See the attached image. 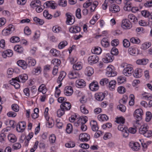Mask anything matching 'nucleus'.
<instances>
[{"instance_id": "f257e3e1", "label": "nucleus", "mask_w": 152, "mask_h": 152, "mask_svg": "<svg viewBox=\"0 0 152 152\" xmlns=\"http://www.w3.org/2000/svg\"><path fill=\"white\" fill-rule=\"evenodd\" d=\"M28 77L27 74H22L20 75L18 77L12 78L9 82L15 88L18 89L20 87V85L18 83H24L28 80Z\"/></svg>"}, {"instance_id": "f03ea898", "label": "nucleus", "mask_w": 152, "mask_h": 152, "mask_svg": "<svg viewBox=\"0 0 152 152\" xmlns=\"http://www.w3.org/2000/svg\"><path fill=\"white\" fill-rule=\"evenodd\" d=\"M71 107V105L69 102L62 103L60 105V108L57 111V115L58 117H61L65 113V111L69 110Z\"/></svg>"}, {"instance_id": "7ed1b4c3", "label": "nucleus", "mask_w": 152, "mask_h": 152, "mask_svg": "<svg viewBox=\"0 0 152 152\" xmlns=\"http://www.w3.org/2000/svg\"><path fill=\"white\" fill-rule=\"evenodd\" d=\"M49 109L48 107L45 108L44 116L47 121L46 125L48 127H52L54 124V120L53 117H50L48 113Z\"/></svg>"}, {"instance_id": "20e7f679", "label": "nucleus", "mask_w": 152, "mask_h": 152, "mask_svg": "<svg viewBox=\"0 0 152 152\" xmlns=\"http://www.w3.org/2000/svg\"><path fill=\"white\" fill-rule=\"evenodd\" d=\"M122 67L124 68L123 70V75L126 76H131L134 72V69L131 65L123 63L122 64Z\"/></svg>"}, {"instance_id": "39448f33", "label": "nucleus", "mask_w": 152, "mask_h": 152, "mask_svg": "<svg viewBox=\"0 0 152 152\" xmlns=\"http://www.w3.org/2000/svg\"><path fill=\"white\" fill-rule=\"evenodd\" d=\"M106 75L108 77H114L117 73L115 70L114 67L112 65H109L106 68Z\"/></svg>"}, {"instance_id": "423d86ee", "label": "nucleus", "mask_w": 152, "mask_h": 152, "mask_svg": "<svg viewBox=\"0 0 152 152\" xmlns=\"http://www.w3.org/2000/svg\"><path fill=\"white\" fill-rule=\"evenodd\" d=\"M15 29V26L10 24L5 27L2 31V34L4 36H7L14 32Z\"/></svg>"}, {"instance_id": "0eeeda50", "label": "nucleus", "mask_w": 152, "mask_h": 152, "mask_svg": "<svg viewBox=\"0 0 152 152\" xmlns=\"http://www.w3.org/2000/svg\"><path fill=\"white\" fill-rule=\"evenodd\" d=\"M103 58L102 59L103 61L105 63L112 62L114 59V57L110 53H104L102 54Z\"/></svg>"}, {"instance_id": "6e6552de", "label": "nucleus", "mask_w": 152, "mask_h": 152, "mask_svg": "<svg viewBox=\"0 0 152 152\" xmlns=\"http://www.w3.org/2000/svg\"><path fill=\"white\" fill-rule=\"evenodd\" d=\"M128 51V53L132 56H136L141 54L140 50L134 46H131L129 48Z\"/></svg>"}, {"instance_id": "1a4fd4ad", "label": "nucleus", "mask_w": 152, "mask_h": 152, "mask_svg": "<svg viewBox=\"0 0 152 152\" xmlns=\"http://www.w3.org/2000/svg\"><path fill=\"white\" fill-rule=\"evenodd\" d=\"M121 26L124 30L130 29L132 27V24L129 20L126 19H123L121 22Z\"/></svg>"}, {"instance_id": "9d476101", "label": "nucleus", "mask_w": 152, "mask_h": 152, "mask_svg": "<svg viewBox=\"0 0 152 152\" xmlns=\"http://www.w3.org/2000/svg\"><path fill=\"white\" fill-rule=\"evenodd\" d=\"M108 94V91H105L103 92H97L95 94V98L96 100L101 101L104 99Z\"/></svg>"}, {"instance_id": "9b49d317", "label": "nucleus", "mask_w": 152, "mask_h": 152, "mask_svg": "<svg viewBox=\"0 0 152 152\" xmlns=\"http://www.w3.org/2000/svg\"><path fill=\"white\" fill-rule=\"evenodd\" d=\"M143 115V111L141 108H138L136 109L133 113L134 117L137 120H140L142 118V115Z\"/></svg>"}, {"instance_id": "f8f14e48", "label": "nucleus", "mask_w": 152, "mask_h": 152, "mask_svg": "<svg viewBox=\"0 0 152 152\" xmlns=\"http://www.w3.org/2000/svg\"><path fill=\"white\" fill-rule=\"evenodd\" d=\"M129 145L131 149L134 151L139 150L141 147L140 144L137 142H130L129 143Z\"/></svg>"}, {"instance_id": "ddd939ff", "label": "nucleus", "mask_w": 152, "mask_h": 152, "mask_svg": "<svg viewBox=\"0 0 152 152\" xmlns=\"http://www.w3.org/2000/svg\"><path fill=\"white\" fill-rule=\"evenodd\" d=\"M118 129L123 133V136L125 137H127L129 135L127 127L123 124H120L118 126Z\"/></svg>"}, {"instance_id": "4468645a", "label": "nucleus", "mask_w": 152, "mask_h": 152, "mask_svg": "<svg viewBox=\"0 0 152 152\" xmlns=\"http://www.w3.org/2000/svg\"><path fill=\"white\" fill-rule=\"evenodd\" d=\"M99 61V57L95 55L90 56L88 59V62L90 65L96 63Z\"/></svg>"}, {"instance_id": "2eb2a0df", "label": "nucleus", "mask_w": 152, "mask_h": 152, "mask_svg": "<svg viewBox=\"0 0 152 152\" xmlns=\"http://www.w3.org/2000/svg\"><path fill=\"white\" fill-rule=\"evenodd\" d=\"M90 139L89 135L86 133H81L79 136V140L83 142H88Z\"/></svg>"}, {"instance_id": "dca6fc26", "label": "nucleus", "mask_w": 152, "mask_h": 152, "mask_svg": "<svg viewBox=\"0 0 152 152\" xmlns=\"http://www.w3.org/2000/svg\"><path fill=\"white\" fill-rule=\"evenodd\" d=\"M45 8H50L52 9H55L57 7V4L53 1H47L44 4Z\"/></svg>"}, {"instance_id": "f3484780", "label": "nucleus", "mask_w": 152, "mask_h": 152, "mask_svg": "<svg viewBox=\"0 0 152 152\" xmlns=\"http://www.w3.org/2000/svg\"><path fill=\"white\" fill-rule=\"evenodd\" d=\"M26 127V123L25 122H19L17 124L16 130L18 132H23Z\"/></svg>"}, {"instance_id": "a211bd4d", "label": "nucleus", "mask_w": 152, "mask_h": 152, "mask_svg": "<svg viewBox=\"0 0 152 152\" xmlns=\"http://www.w3.org/2000/svg\"><path fill=\"white\" fill-rule=\"evenodd\" d=\"M77 95L78 97H80V101L82 103L86 102L87 101V97L86 95L82 92L80 91H77Z\"/></svg>"}, {"instance_id": "6ab92c4d", "label": "nucleus", "mask_w": 152, "mask_h": 152, "mask_svg": "<svg viewBox=\"0 0 152 152\" xmlns=\"http://www.w3.org/2000/svg\"><path fill=\"white\" fill-rule=\"evenodd\" d=\"M13 54L12 50L8 49L4 50L1 53V56L4 58H6L7 57H10L12 56Z\"/></svg>"}, {"instance_id": "aec40b11", "label": "nucleus", "mask_w": 152, "mask_h": 152, "mask_svg": "<svg viewBox=\"0 0 152 152\" xmlns=\"http://www.w3.org/2000/svg\"><path fill=\"white\" fill-rule=\"evenodd\" d=\"M119 7L117 5L113 4L109 7V10L110 12L113 13L118 12L120 11Z\"/></svg>"}, {"instance_id": "412c9836", "label": "nucleus", "mask_w": 152, "mask_h": 152, "mask_svg": "<svg viewBox=\"0 0 152 152\" xmlns=\"http://www.w3.org/2000/svg\"><path fill=\"white\" fill-rule=\"evenodd\" d=\"M89 87L90 89L93 91H98L99 88L98 83L96 81H93L91 83L89 84Z\"/></svg>"}, {"instance_id": "4be33fe9", "label": "nucleus", "mask_w": 152, "mask_h": 152, "mask_svg": "<svg viewBox=\"0 0 152 152\" xmlns=\"http://www.w3.org/2000/svg\"><path fill=\"white\" fill-rule=\"evenodd\" d=\"M134 71L133 75L134 77L135 78H139L140 77L143 75V71L141 68H137Z\"/></svg>"}, {"instance_id": "5701e85b", "label": "nucleus", "mask_w": 152, "mask_h": 152, "mask_svg": "<svg viewBox=\"0 0 152 152\" xmlns=\"http://www.w3.org/2000/svg\"><path fill=\"white\" fill-rule=\"evenodd\" d=\"M73 93L72 88L70 86H66L64 90V95L67 96H71Z\"/></svg>"}, {"instance_id": "b1692460", "label": "nucleus", "mask_w": 152, "mask_h": 152, "mask_svg": "<svg viewBox=\"0 0 152 152\" xmlns=\"http://www.w3.org/2000/svg\"><path fill=\"white\" fill-rule=\"evenodd\" d=\"M139 141L141 142L142 150L144 151H146L148 146L151 143V141H145L142 139H140Z\"/></svg>"}, {"instance_id": "393cba45", "label": "nucleus", "mask_w": 152, "mask_h": 152, "mask_svg": "<svg viewBox=\"0 0 152 152\" xmlns=\"http://www.w3.org/2000/svg\"><path fill=\"white\" fill-rule=\"evenodd\" d=\"M68 76L70 79L77 78L80 77L79 73L75 71H70L68 74Z\"/></svg>"}, {"instance_id": "a878e982", "label": "nucleus", "mask_w": 152, "mask_h": 152, "mask_svg": "<svg viewBox=\"0 0 152 152\" xmlns=\"http://www.w3.org/2000/svg\"><path fill=\"white\" fill-rule=\"evenodd\" d=\"M84 72L86 75L88 76H91L94 72L93 68L91 66H88L85 70Z\"/></svg>"}, {"instance_id": "bb28decb", "label": "nucleus", "mask_w": 152, "mask_h": 152, "mask_svg": "<svg viewBox=\"0 0 152 152\" xmlns=\"http://www.w3.org/2000/svg\"><path fill=\"white\" fill-rule=\"evenodd\" d=\"M148 129V124H144L141 126L139 130V132L140 134L144 135Z\"/></svg>"}, {"instance_id": "cd10ccee", "label": "nucleus", "mask_w": 152, "mask_h": 152, "mask_svg": "<svg viewBox=\"0 0 152 152\" xmlns=\"http://www.w3.org/2000/svg\"><path fill=\"white\" fill-rule=\"evenodd\" d=\"M81 31V28L78 26H74L69 28V32L72 33H77Z\"/></svg>"}, {"instance_id": "c85d7f7f", "label": "nucleus", "mask_w": 152, "mask_h": 152, "mask_svg": "<svg viewBox=\"0 0 152 152\" xmlns=\"http://www.w3.org/2000/svg\"><path fill=\"white\" fill-rule=\"evenodd\" d=\"M66 16H67L66 24L68 25H72L75 22L74 17L68 13L66 14Z\"/></svg>"}, {"instance_id": "c756f323", "label": "nucleus", "mask_w": 152, "mask_h": 152, "mask_svg": "<svg viewBox=\"0 0 152 152\" xmlns=\"http://www.w3.org/2000/svg\"><path fill=\"white\" fill-rule=\"evenodd\" d=\"M151 45V43L150 42H143L141 45L140 48L142 50H145L150 48Z\"/></svg>"}, {"instance_id": "7c9ffc66", "label": "nucleus", "mask_w": 152, "mask_h": 152, "mask_svg": "<svg viewBox=\"0 0 152 152\" xmlns=\"http://www.w3.org/2000/svg\"><path fill=\"white\" fill-rule=\"evenodd\" d=\"M76 86L78 88H83L86 86V82L83 79H79L76 81Z\"/></svg>"}, {"instance_id": "2f4dec72", "label": "nucleus", "mask_w": 152, "mask_h": 152, "mask_svg": "<svg viewBox=\"0 0 152 152\" xmlns=\"http://www.w3.org/2000/svg\"><path fill=\"white\" fill-rule=\"evenodd\" d=\"M128 19L130 21H131V22H132L134 24H136L137 22L138 19L133 14H129L128 15Z\"/></svg>"}, {"instance_id": "473e14b6", "label": "nucleus", "mask_w": 152, "mask_h": 152, "mask_svg": "<svg viewBox=\"0 0 152 152\" xmlns=\"http://www.w3.org/2000/svg\"><path fill=\"white\" fill-rule=\"evenodd\" d=\"M108 87L109 89L111 91H113L115 90L116 82L115 80H112L109 81Z\"/></svg>"}, {"instance_id": "72a5a7b5", "label": "nucleus", "mask_w": 152, "mask_h": 152, "mask_svg": "<svg viewBox=\"0 0 152 152\" xmlns=\"http://www.w3.org/2000/svg\"><path fill=\"white\" fill-rule=\"evenodd\" d=\"M149 62V60L147 59L142 58L138 59L136 61V64L138 65H145Z\"/></svg>"}, {"instance_id": "f704fd0d", "label": "nucleus", "mask_w": 152, "mask_h": 152, "mask_svg": "<svg viewBox=\"0 0 152 152\" xmlns=\"http://www.w3.org/2000/svg\"><path fill=\"white\" fill-rule=\"evenodd\" d=\"M141 96L142 99L146 100L151 99L152 98L151 94L145 92L142 93Z\"/></svg>"}, {"instance_id": "c9c22d12", "label": "nucleus", "mask_w": 152, "mask_h": 152, "mask_svg": "<svg viewBox=\"0 0 152 152\" xmlns=\"http://www.w3.org/2000/svg\"><path fill=\"white\" fill-rule=\"evenodd\" d=\"M17 64L18 66L21 67L23 69H25L27 68V64L26 62L23 60H19L17 61Z\"/></svg>"}, {"instance_id": "e433bc0d", "label": "nucleus", "mask_w": 152, "mask_h": 152, "mask_svg": "<svg viewBox=\"0 0 152 152\" xmlns=\"http://www.w3.org/2000/svg\"><path fill=\"white\" fill-rule=\"evenodd\" d=\"M90 124L91 129L93 131H96L98 130L99 128L96 121L94 120H91L90 122Z\"/></svg>"}, {"instance_id": "4c0bfd02", "label": "nucleus", "mask_w": 152, "mask_h": 152, "mask_svg": "<svg viewBox=\"0 0 152 152\" xmlns=\"http://www.w3.org/2000/svg\"><path fill=\"white\" fill-rule=\"evenodd\" d=\"M8 139L9 141L11 142L14 143L17 140V138L15 135L13 134L10 133L8 135Z\"/></svg>"}, {"instance_id": "58836bf2", "label": "nucleus", "mask_w": 152, "mask_h": 152, "mask_svg": "<svg viewBox=\"0 0 152 152\" xmlns=\"http://www.w3.org/2000/svg\"><path fill=\"white\" fill-rule=\"evenodd\" d=\"M91 51L94 54L99 55L102 53V50L101 48L99 47H95L92 48Z\"/></svg>"}, {"instance_id": "ea45409f", "label": "nucleus", "mask_w": 152, "mask_h": 152, "mask_svg": "<svg viewBox=\"0 0 152 152\" xmlns=\"http://www.w3.org/2000/svg\"><path fill=\"white\" fill-rule=\"evenodd\" d=\"M31 1L30 4V6L32 8H34L36 7L38 5H40L41 2L39 0H36Z\"/></svg>"}, {"instance_id": "a19ab883", "label": "nucleus", "mask_w": 152, "mask_h": 152, "mask_svg": "<svg viewBox=\"0 0 152 152\" xmlns=\"http://www.w3.org/2000/svg\"><path fill=\"white\" fill-rule=\"evenodd\" d=\"M101 44L103 47L105 48L109 47L110 45L109 41L106 38H103L102 39Z\"/></svg>"}, {"instance_id": "79ce46f5", "label": "nucleus", "mask_w": 152, "mask_h": 152, "mask_svg": "<svg viewBox=\"0 0 152 152\" xmlns=\"http://www.w3.org/2000/svg\"><path fill=\"white\" fill-rule=\"evenodd\" d=\"M126 77L123 75L119 76L117 78L118 83L119 85L124 83L126 81Z\"/></svg>"}, {"instance_id": "37998d69", "label": "nucleus", "mask_w": 152, "mask_h": 152, "mask_svg": "<svg viewBox=\"0 0 152 152\" xmlns=\"http://www.w3.org/2000/svg\"><path fill=\"white\" fill-rule=\"evenodd\" d=\"M98 119L99 121H107L109 118L105 114H100L98 116Z\"/></svg>"}, {"instance_id": "c03bdc74", "label": "nucleus", "mask_w": 152, "mask_h": 152, "mask_svg": "<svg viewBox=\"0 0 152 152\" xmlns=\"http://www.w3.org/2000/svg\"><path fill=\"white\" fill-rule=\"evenodd\" d=\"M26 61L29 66H34L36 64V60L31 57H29L27 58Z\"/></svg>"}, {"instance_id": "a18cd8bd", "label": "nucleus", "mask_w": 152, "mask_h": 152, "mask_svg": "<svg viewBox=\"0 0 152 152\" xmlns=\"http://www.w3.org/2000/svg\"><path fill=\"white\" fill-rule=\"evenodd\" d=\"M100 17V15L98 14L94 15L90 20V23L92 25H94Z\"/></svg>"}, {"instance_id": "49530a36", "label": "nucleus", "mask_w": 152, "mask_h": 152, "mask_svg": "<svg viewBox=\"0 0 152 152\" xmlns=\"http://www.w3.org/2000/svg\"><path fill=\"white\" fill-rule=\"evenodd\" d=\"M38 91L42 94H45L47 91V89L44 84H42L39 87Z\"/></svg>"}, {"instance_id": "de8ad7c7", "label": "nucleus", "mask_w": 152, "mask_h": 152, "mask_svg": "<svg viewBox=\"0 0 152 152\" xmlns=\"http://www.w3.org/2000/svg\"><path fill=\"white\" fill-rule=\"evenodd\" d=\"M15 51L18 53H21L23 51V48L21 45H15L14 48Z\"/></svg>"}, {"instance_id": "09e8293b", "label": "nucleus", "mask_w": 152, "mask_h": 152, "mask_svg": "<svg viewBox=\"0 0 152 152\" xmlns=\"http://www.w3.org/2000/svg\"><path fill=\"white\" fill-rule=\"evenodd\" d=\"M83 68V64L81 62H78L73 65V68L74 69L79 70Z\"/></svg>"}, {"instance_id": "8fccbe9b", "label": "nucleus", "mask_w": 152, "mask_h": 152, "mask_svg": "<svg viewBox=\"0 0 152 152\" xmlns=\"http://www.w3.org/2000/svg\"><path fill=\"white\" fill-rule=\"evenodd\" d=\"M130 42L134 44H139L141 42L140 39L137 37H132L130 39Z\"/></svg>"}, {"instance_id": "3c124183", "label": "nucleus", "mask_w": 152, "mask_h": 152, "mask_svg": "<svg viewBox=\"0 0 152 152\" xmlns=\"http://www.w3.org/2000/svg\"><path fill=\"white\" fill-rule=\"evenodd\" d=\"M33 20L37 24L40 25H42L44 23V21L43 20L39 19L37 17L34 18Z\"/></svg>"}, {"instance_id": "603ef678", "label": "nucleus", "mask_w": 152, "mask_h": 152, "mask_svg": "<svg viewBox=\"0 0 152 152\" xmlns=\"http://www.w3.org/2000/svg\"><path fill=\"white\" fill-rule=\"evenodd\" d=\"M68 44L67 42L65 40L62 41L60 42L58 45V48L59 49L64 48Z\"/></svg>"}, {"instance_id": "864d4df0", "label": "nucleus", "mask_w": 152, "mask_h": 152, "mask_svg": "<svg viewBox=\"0 0 152 152\" xmlns=\"http://www.w3.org/2000/svg\"><path fill=\"white\" fill-rule=\"evenodd\" d=\"M80 110L81 112L83 114H87L88 113V110L87 109L85 106L82 104L80 107Z\"/></svg>"}, {"instance_id": "5fc2aeb1", "label": "nucleus", "mask_w": 152, "mask_h": 152, "mask_svg": "<svg viewBox=\"0 0 152 152\" xmlns=\"http://www.w3.org/2000/svg\"><path fill=\"white\" fill-rule=\"evenodd\" d=\"M66 75V73L64 71H62L60 73L59 76L58 78V82H61L63 79L65 77Z\"/></svg>"}, {"instance_id": "6e6d98bb", "label": "nucleus", "mask_w": 152, "mask_h": 152, "mask_svg": "<svg viewBox=\"0 0 152 152\" xmlns=\"http://www.w3.org/2000/svg\"><path fill=\"white\" fill-rule=\"evenodd\" d=\"M34 133L33 132L29 133L28 135L27 136L26 139L25 140V144L26 146H27L28 145L29 140L33 137Z\"/></svg>"}, {"instance_id": "4d7b16f0", "label": "nucleus", "mask_w": 152, "mask_h": 152, "mask_svg": "<svg viewBox=\"0 0 152 152\" xmlns=\"http://www.w3.org/2000/svg\"><path fill=\"white\" fill-rule=\"evenodd\" d=\"M145 116V121L147 122L150 121L152 118V115L151 113L149 111L147 112Z\"/></svg>"}, {"instance_id": "13d9d810", "label": "nucleus", "mask_w": 152, "mask_h": 152, "mask_svg": "<svg viewBox=\"0 0 152 152\" xmlns=\"http://www.w3.org/2000/svg\"><path fill=\"white\" fill-rule=\"evenodd\" d=\"M50 53L53 56H58L60 54L59 51L54 48H53L50 50Z\"/></svg>"}, {"instance_id": "bf43d9fd", "label": "nucleus", "mask_w": 152, "mask_h": 152, "mask_svg": "<svg viewBox=\"0 0 152 152\" xmlns=\"http://www.w3.org/2000/svg\"><path fill=\"white\" fill-rule=\"evenodd\" d=\"M109 82V80L107 78L102 79L99 82V83L101 86H105L108 84Z\"/></svg>"}, {"instance_id": "052dcab7", "label": "nucleus", "mask_w": 152, "mask_h": 152, "mask_svg": "<svg viewBox=\"0 0 152 152\" xmlns=\"http://www.w3.org/2000/svg\"><path fill=\"white\" fill-rule=\"evenodd\" d=\"M53 31L56 33H58L62 31L61 28L58 26H54L52 28Z\"/></svg>"}, {"instance_id": "680f3d73", "label": "nucleus", "mask_w": 152, "mask_h": 152, "mask_svg": "<svg viewBox=\"0 0 152 152\" xmlns=\"http://www.w3.org/2000/svg\"><path fill=\"white\" fill-rule=\"evenodd\" d=\"M56 140V137L55 135L54 134H52L50 135L49 137V140L50 143H54Z\"/></svg>"}, {"instance_id": "e2e57ef3", "label": "nucleus", "mask_w": 152, "mask_h": 152, "mask_svg": "<svg viewBox=\"0 0 152 152\" xmlns=\"http://www.w3.org/2000/svg\"><path fill=\"white\" fill-rule=\"evenodd\" d=\"M128 99V97L126 95H124L122 98L119 100V102L120 104H126L127 102Z\"/></svg>"}, {"instance_id": "0e129e2a", "label": "nucleus", "mask_w": 152, "mask_h": 152, "mask_svg": "<svg viewBox=\"0 0 152 152\" xmlns=\"http://www.w3.org/2000/svg\"><path fill=\"white\" fill-rule=\"evenodd\" d=\"M125 119L123 117H118L116 119V122L120 124H123L125 122Z\"/></svg>"}, {"instance_id": "69168bd1", "label": "nucleus", "mask_w": 152, "mask_h": 152, "mask_svg": "<svg viewBox=\"0 0 152 152\" xmlns=\"http://www.w3.org/2000/svg\"><path fill=\"white\" fill-rule=\"evenodd\" d=\"M139 25L142 26H146L149 24V23L144 20H140L138 22Z\"/></svg>"}, {"instance_id": "338daca9", "label": "nucleus", "mask_w": 152, "mask_h": 152, "mask_svg": "<svg viewBox=\"0 0 152 152\" xmlns=\"http://www.w3.org/2000/svg\"><path fill=\"white\" fill-rule=\"evenodd\" d=\"M43 16L46 18L50 19L52 18V16L48 13V11L45 10L43 12Z\"/></svg>"}, {"instance_id": "774afa93", "label": "nucleus", "mask_w": 152, "mask_h": 152, "mask_svg": "<svg viewBox=\"0 0 152 152\" xmlns=\"http://www.w3.org/2000/svg\"><path fill=\"white\" fill-rule=\"evenodd\" d=\"M24 31L25 34L27 36L31 35V30L28 26H26L24 28Z\"/></svg>"}]
</instances>
